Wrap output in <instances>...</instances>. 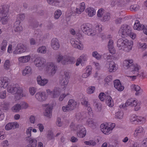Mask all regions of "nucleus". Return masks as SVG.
<instances>
[{
    "mask_svg": "<svg viewBox=\"0 0 147 147\" xmlns=\"http://www.w3.org/2000/svg\"><path fill=\"white\" fill-rule=\"evenodd\" d=\"M131 29L130 27L126 24L122 25L120 28L118 32L119 35L123 38H125L129 36L133 39L135 38L136 34L131 32Z\"/></svg>",
    "mask_w": 147,
    "mask_h": 147,
    "instance_id": "obj_1",
    "label": "nucleus"
},
{
    "mask_svg": "<svg viewBox=\"0 0 147 147\" xmlns=\"http://www.w3.org/2000/svg\"><path fill=\"white\" fill-rule=\"evenodd\" d=\"M7 89L9 92L15 94L16 100H19L23 96V91L18 84H16L13 86H9Z\"/></svg>",
    "mask_w": 147,
    "mask_h": 147,
    "instance_id": "obj_2",
    "label": "nucleus"
},
{
    "mask_svg": "<svg viewBox=\"0 0 147 147\" xmlns=\"http://www.w3.org/2000/svg\"><path fill=\"white\" fill-rule=\"evenodd\" d=\"M141 102L133 98L128 99L125 104L120 105L119 107L126 109V107L128 106L134 107L135 111H137L140 110L141 108Z\"/></svg>",
    "mask_w": 147,
    "mask_h": 147,
    "instance_id": "obj_3",
    "label": "nucleus"
},
{
    "mask_svg": "<svg viewBox=\"0 0 147 147\" xmlns=\"http://www.w3.org/2000/svg\"><path fill=\"white\" fill-rule=\"evenodd\" d=\"M133 42L127 39H119L117 42V45L120 49L128 51L131 49Z\"/></svg>",
    "mask_w": 147,
    "mask_h": 147,
    "instance_id": "obj_4",
    "label": "nucleus"
},
{
    "mask_svg": "<svg viewBox=\"0 0 147 147\" xmlns=\"http://www.w3.org/2000/svg\"><path fill=\"white\" fill-rule=\"evenodd\" d=\"M133 62V61L132 59L124 60L123 62V66L125 69H128L129 68L133 73L135 74V73H134V71L137 72L140 69V67L137 64L134 65Z\"/></svg>",
    "mask_w": 147,
    "mask_h": 147,
    "instance_id": "obj_5",
    "label": "nucleus"
},
{
    "mask_svg": "<svg viewBox=\"0 0 147 147\" xmlns=\"http://www.w3.org/2000/svg\"><path fill=\"white\" fill-rule=\"evenodd\" d=\"M74 61V58L67 55L63 56L59 54L57 56V62L58 63L60 62L63 65L71 64Z\"/></svg>",
    "mask_w": 147,
    "mask_h": 147,
    "instance_id": "obj_6",
    "label": "nucleus"
},
{
    "mask_svg": "<svg viewBox=\"0 0 147 147\" xmlns=\"http://www.w3.org/2000/svg\"><path fill=\"white\" fill-rule=\"evenodd\" d=\"M8 9L4 5L0 6V18L1 21L3 24L7 23L8 20L7 16Z\"/></svg>",
    "mask_w": 147,
    "mask_h": 147,
    "instance_id": "obj_7",
    "label": "nucleus"
},
{
    "mask_svg": "<svg viewBox=\"0 0 147 147\" xmlns=\"http://www.w3.org/2000/svg\"><path fill=\"white\" fill-rule=\"evenodd\" d=\"M46 69L48 75L50 76H53L56 72L57 67L54 63L48 62L47 64Z\"/></svg>",
    "mask_w": 147,
    "mask_h": 147,
    "instance_id": "obj_8",
    "label": "nucleus"
},
{
    "mask_svg": "<svg viewBox=\"0 0 147 147\" xmlns=\"http://www.w3.org/2000/svg\"><path fill=\"white\" fill-rule=\"evenodd\" d=\"M76 102L74 100L70 99L68 102L67 105L63 106L62 110L63 112H68L73 110L76 107Z\"/></svg>",
    "mask_w": 147,
    "mask_h": 147,
    "instance_id": "obj_9",
    "label": "nucleus"
},
{
    "mask_svg": "<svg viewBox=\"0 0 147 147\" xmlns=\"http://www.w3.org/2000/svg\"><path fill=\"white\" fill-rule=\"evenodd\" d=\"M46 92L48 95L51 96L52 98H55L58 97L60 94L61 90L59 88L56 87L52 91H51L49 89H47Z\"/></svg>",
    "mask_w": 147,
    "mask_h": 147,
    "instance_id": "obj_10",
    "label": "nucleus"
},
{
    "mask_svg": "<svg viewBox=\"0 0 147 147\" xmlns=\"http://www.w3.org/2000/svg\"><path fill=\"white\" fill-rule=\"evenodd\" d=\"M71 43L73 47L80 50H82L84 47L82 42L78 38H71L70 40Z\"/></svg>",
    "mask_w": 147,
    "mask_h": 147,
    "instance_id": "obj_11",
    "label": "nucleus"
},
{
    "mask_svg": "<svg viewBox=\"0 0 147 147\" xmlns=\"http://www.w3.org/2000/svg\"><path fill=\"white\" fill-rule=\"evenodd\" d=\"M27 51V47L26 46L22 43L18 44L15 50L13 51L14 54H21L26 52Z\"/></svg>",
    "mask_w": 147,
    "mask_h": 147,
    "instance_id": "obj_12",
    "label": "nucleus"
},
{
    "mask_svg": "<svg viewBox=\"0 0 147 147\" xmlns=\"http://www.w3.org/2000/svg\"><path fill=\"white\" fill-rule=\"evenodd\" d=\"M77 136L80 138H83L85 136L86 134V130L84 126L81 125H77Z\"/></svg>",
    "mask_w": 147,
    "mask_h": 147,
    "instance_id": "obj_13",
    "label": "nucleus"
},
{
    "mask_svg": "<svg viewBox=\"0 0 147 147\" xmlns=\"http://www.w3.org/2000/svg\"><path fill=\"white\" fill-rule=\"evenodd\" d=\"M81 29L83 32L88 35H91V32L92 31L91 26L89 23L84 24L81 26Z\"/></svg>",
    "mask_w": 147,
    "mask_h": 147,
    "instance_id": "obj_14",
    "label": "nucleus"
},
{
    "mask_svg": "<svg viewBox=\"0 0 147 147\" xmlns=\"http://www.w3.org/2000/svg\"><path fill=\"white\" fill-rule=\"evenodd\" d=\"M34 63L36 67H42L45 65L46 61L43 58L38 57L35 59Z\"/></svg>",
    "mask_w": 147,
    "mask_h": 147,
    "instance_id": "obj_15",
    "label": "nucleus"
},
{
    "mask_svg": "<svg viewBox=\"0 0 147 147\" xmlns=\"http://www.w3.org/2000/svg\"><path fill=\"white\" fill-rule=\"evenodd\" d=\"M36 99L41 102H42L46 100L47 96L45 92H39L36 93L35 95Z\"/></svg>",
    "mask_w": 147,
    "mask_h": 147,
    "instance_id": "obj_16",
    "label": "nucleus"
},
{
    "mask_svg": "<svg viewBox=\"0 0 147 147\" xmlns=\"http://www.w3.org/2000/svg\"><path fill=\"white\" fill-rule=\"evenodd\" d=\"M48 104H44L43 107H47L44 113L45 116L50 118L52 115V110L53 109L52 107L50 105L48 106Z\"/></svg>",
    "mask_w": 147,
    "mask_h": 147,
    "instance_id": "obj_17",
    "label": "nucleus"
},
{
    "mask_svg": "<svg viewBox=\"0 0 147 147\" xmlns=\"http://www.w3.org/2000/svg\"><path fill=\"white\" fill-rule=\"evenodd\" d=\"M105 66L109 69L110 72H114L116 70V64L113 61H107Z\"/></svg>",
    "mask_w": 147,
    "mask_h": 147,
    "instance_id": "obj_18",
    "label": "nucleus"
},
{
    "mask_svg": "<svg viewBox=\"0 0 147 147\" xmlns=\"http://www.w3.org/2000/svg\"><path fill=\"white\" fill-rule=\"evenodd\" d=\"M20 22L19 20H17L14 24L13 30L16 33H19L22 32L23 30V28L20 25Z\"/></svg>",
    "mask_w": 147,
    "mask_h": 147,
    "instance_id": "obj_19",
    "label": "nucleus"
},
{
    "mask_svg": "<svg viewBox=\"0 0 147 147\" xmlns=\"http://www.w3.org/2000/svg\"><path fill=\"white\" fill-rule=\"evenodd\" d=\"M19 127V125L17 122H11L5 125V128L6 130H9L18 128Z\"/></svg>",
    "mask_w": 147,
    "mask_h": 147,
    "instance_id": "obj_20",
    "label": "nucleus"
},
{
    "mask_svg": "<svg viewBox=\"0 0 147 147\" xmlns=\"http://www.w3.org/2000/svg\"><path fill=\"white\" fill-rule=\"evenodd\" d=\"M51 47L54 50H57L59 49L60 45L59 40L56 38H53L52 39L51 42Z\"/></svg>",
    "mask_w": 147,
    "mask_h": 147,
    "instance_id": "obj_21",
    "label": "nucleus"
},
{
    "mask_svg": "<svg viewBox=\"0 0 147 147\" xmlns=\"http://www.w3.org/2000/svg\"><path fill=\"white\" fill-rule=\"evenodd\" d=\"M114 85L115 88L119 91H121L124 89V86L121 85L119 80H116L114 81Z\"/></svg>",
    "mask_w": 147,
    "mask_h": 147,
    "instance_id": "obj_22",
    "label": "nucleus"
},
{
    "mask_svg": "<svg viewBox=\"0 0 147 147\" xmlns=\"http://www.w3.org/2000/svg\"><path fill=\"white\" fill-rule=\"evenodd\" d=\"M1 81L0 87L4 88H6L9 84V78L7 77H3L1 78Z\"/></svg>",
    "mask_w": 147,
    "mask_h": 147,
    "instance_id": "obj_23",
    "label": "nucleus"
},
{
    "mask_svg": "<svg viewBox=\"0 0 147 147\" xmlns=\"http://www.w3.org/2000/svg\"><path fill=\"white\" fill-rule=\"evenodd\" d=\"M100 127L101 131L105 134H108L111 132L107 124L106 125L102 124L100 125Z\"/></svg>",
    "mask_w": 147,
    "mask_h": 147,
    "instance_id": "obj_24",
    "label": "nucleus"
},
{
    "mask_svg": "<svg viewBox=\"0 0 147 147\" xmlns=\"http://www.w3.org/2000/svg\"><path fill=\"white\" fill-rule=\"evenodd\" d=\"M131 88L133 90H135L136 91L135 93L136 95H140L143 92V90L141 89L138 85H132L131 86Z\"/></svg>",
    "mask_w": 147,
    "mask_h": 147,
    "instance_id": "obj_25",
    "label": "nucleus"
},
{
    "mask_svg": "<svg viewBox=\"0 0 147 147\" xmlns=\"http://www.w3.org/2000/svg\"><path fill=\"white\" fill-rule=\"evenodd\" d=\"M37 81L38 84L41 86L45 85L48 82V80L45 78H42L41 77L39 76L37 78Z\"/></svg>",
    "mask_w": 147,
    "mask_h": 147,
    "instance_id": "obj_26",
    "label": "nucleus"
},
{
    "mask_svg": "<svg viewBox=\"0 0 147 147\" xmlns=\"http://www.w3.org/2000/svg\"><path fill=\"white\" fill-rule=\"evenodd\" d=\"M31 58L30 55L22 56L19 57L18 58V61L20 63H25L28 62Z\"/></svg>",
    "mask_w": 147,
    "mask_h": 147,
    "instance_id": "obj_27",
    "label": "nucleus"
},
{
    "mask_svg": "<svg viewBox=\"0 0 147 147\" xmlns=\"http://www.w3.org/2000/svg\"><path fill=\"white\" fill-rule=\"evenodd\" d=\"M144 129L141 126H139L135 130L134 136L135 137L140 136L143 134Z\"/></svg>",
    "mask_w": 147,
    "mask_h": 147,
    "instance_id": "obj_28",
    "label": "nucleus"
},
{
    "mask_svg": "<svg viewBox=\"0 0 147 147\" xmlns=\"http://www.w3.org/2000/svg\"><path fill=\"white\" fill-rule=\"evenodd\" d=\"M86 12L87 13L88 15L90 17H92L96 14V11L92 7H89L87 8L85 10Z\"/></svg>",
    "mask_w": 147,
    "mask_h": 147,
    "instance_id": "obj_29",
    "label": "nucleus"
},
{
    "mask_svg": "<svg viewBox=\"0 0 147 147\" xmlns=\"http://www.w3.org/2000/svg\"><path fill=\"white\" fill-rule=\"evenodd\" d=\"M29 144L26 146V147H36L37 145V140L34 138H30L28 139Z\"/></svg>",
    "mask_w": 147,
    "mask_h": 147,
    "instance_id": "obj_30",
    "label": "nucleus"
},
{
    "mask_svg": "<svg viewBox=\"0 0 147 147\" xmlns=\"http://www.w3.org/2000/svg\"><path fill=\"white\" fill-rule=\"evenodd\" d=\"M144 27V25L140 24L138 20H136L135 21L134 26V28L135 30H142L143 27Z\"/></svg>",
    "mask_w": 147,
    "mask_h": 147,
    "instance_id": "obj_31",
    "label": "nucleus"
},
{
    "mask_svg": "<svg viewBox=\"0 0 147 147\" xmlns=\"http://www.w3.org/2000/svg\"><path fill=\"white\" fill-rule=\"evenodd\" d=\"M106 102L107 105L110 107H112L114 105L113 101L110 96H107L106 100Z\"/></svg>",
    "mask_w": 147,
    "mask_h": 147,
    "instance_id": "obj_32",
    "label": "nucleus"
},
{
    "mask_svg": "<svg viewBox=\"0 0 147 147\" xmlns=\"http://www.w3.org/2000/svg\"><path fill=\"white\" fill-rule=\"evenodd\" d=\"M21 109L20 104H16L11 108L12 111L14 112H18Z\"/></svg>",
    "mask_w": 147,
    "mask_h": 147,
    "instance_id": "obj_33",
    "label": "nucleus"
},
{
    "mask_svg": "<svg viewBox=\"0 0 147 147\" xmlns=\"http://www.w3.org/2000/svg\"><path fill=\"white\" fill-rule=\"evenodd\" d=\"M10 102H4L1 104V106L3 110H7L10 107Z\"/></svg>",
    "mask_w": 147,
    "mask_h": 147,
    "instance_id": "obj_34",
    "label": "nucleus"
},
{
    "mask_svg": "<svg viewBox=\"0 0 147 147\" xmlns=\"http://www.w3.org/2000/svg\"><path fill=\"white\" fill-rule=\"evenodd\" d=\"M32 70L31 67L30 66H27L25 68L23 71L22 74L25 76L27 74L31 73Z\"/></svg>",
    "mask_w": 147,
    "mask_h": 147,
    "instance_id": "obj_35",
    "label": "nucleus"
},
{
    "mask_svg": "<svg viewBox=\"0 0 147 147\" xmlns=\"http://www.w3.org/2000/svg\"><path fill=\"white\" fill-rule=\"evenodd\" d=\"M37 38L39 41L38 43H41L45 39V37L44 35L42 34V32H40L37 35Z\"/></svg>",
    "mask_w": 147,
    "mask_h": 147,
    "instance_id": "obj_36",
    "label": "nucleus"
},
{
    "mask_svg": "<svg viewBox=\"0 0 147 147\" xmlns=\"http://www.w3.org/2000/svg\"><path fill=\"white\" fill-rule=\"evenodd\" d=\"M86 124L92 128H94L95 127V123L92 119H88L87 121Z\"/></svg>",
    "mask_w": 147,
    "mask_h": 147,
    "instance_id": "obj_37",
    "label": "nucleus"
},
{
    "mask_svg": "<svg viewBox=\"0 0 147 147\" xmlns=\"http://www.w3.org/2000/svg\"><path fill=\"white\" fill-rule=\"evenodd\" d=\"M37 51L39 53L45 54L47 52L46 48L45 46L40 47L38 49Z\"/></svg>",
    "mask_w": 147,
    "mask_h": 147,
    "instance_id": "obj_38",
    "label": "nucleus"
},
{
    "mask_svg": "<svg viewBox=\"0 0 147 147\" xmlns=\"http://www.w3.org/2000/svg\"><path fill=\"white\" fill-rule=\"evenodd\" d=\"M68 80L66 78H62L61 80V84L63 87H65L67 85L68 83Z\"/></svg>",
    "mask_w": 147,
    "mask_h": 147,
    "instance_id": "obj_39",
    "label": "nucleus"
},
{
    "mask_svg": "<svg viewBox=\"0 0 147 147\" xmlns=\"http://www.w3.org/2000/svg\"><path fill=\"white\" fill-rule=\"evenodd\" d=\"M110 18V14L109 13H105L100 20L103 21L108 20Z\"/></svg>",
    "mask_w": 147,
    "mask_h": 147,
    "instance_id": "obj_40",
    "label": "nucleus"
},
{
    "mask_svg": "<svg viewBox=\"0 0 147 147\" xmlns=\"http://www.w3.org/2000/svg\"><path fill=\"white\" fill-rule=\"evenodd\" d=\"M32 129V127H29L27 130L26 134L28 137L26 138V140L28 141V139L30 138V137L31 136V131Z\"/></svg>",
    "mask_w": 147,
    "mask_h": 147,
    "instance_id": "obj_41",
    "label": "nucleus"
},
{
    "mask_svg": "<svg viewBox=\"0 0 147 147\" xmlns=\"http://www.w3.org/2000/svg\"><path fill=\"white\" fill-rule=\"evenodd\" d=\"M92 56L97 59L98 60L101 58L102 55H100L96 51H94L92 53Z\"/></svg>",
    "mask_w": 147,
    "mask_h": 147,
    "instance_id": "obj_42",
    "label": "nucleus"
},
{
    "mask_svg": "<svg viewBox=\"0 0 147 147\" xmlns=\"http://www.w3.org/2000/svg\"><path fill=\"white\" fill-rule=\"evenodd\" d=\"M54 138L53 133L51 131H49L47 136V140L49 141L52 140H54Z\"/></svg>",
    "mask_w": 147,
    "mask_h": 147,
    "instance_id": "obj_43",
    "label": "nucleus"
},
{
    "mask_svg": "<svg viewBox=\"0 0 147 147\" xmlns=\"http://www.w3.org/2000/svg\"><path fill=\"white\" fill-rule=\"evenodd\" d=\"M7 44V42L6 40H3L1 47V49L2 51H3L5 49Z\"/></svg>",
    "mask_w": 147,
    "mask_h": 147,
    "instance_id": "obj_44",
    "label": "nucleus"
},
{
    "mask_svg": "<svg viewBox=\"0 0 147 147\" xmlns=\"http://www.w3.org/2000/svg\"><path fill=\"white\" fill-rule=\"evenodd\" d=\"M95 90V87L94 86L89 87L86 90V92L88 94L93 93Z\"/></svg>",
    "mask_w": 147,
    "mask_h": 147,
    "instance_id": "obj_45",
    "label": "nucleus"
},
{
    "mask_svg": "<svg viewBox=\"0 0 147 147\" xmlns=\"http://www.w3.org/2000/svg\"><path fill=\"white\" fill-rule=\"evenodd\" d=\"M61 15V10L58 9L54 13V17L55 19H58Z\"/></svg>",
    "mask_w": 147,
    "mask_h": 147,
    "instance_id": "obj_46",
    "label": "nucleus"
},
{
    "mask_svg": "<svg viewBox=\"0 0 147 147\" xmlns=\"http://www.w3.org/2000/svg\"><path fill=\"white\" fill-rule=\"evenodd\" d=\"M105 13L104 11V10L102 9H99L97 12V16L100 19L102 18Z\"/></svg>",
    "mask_w": 147,
    "mask_h": 147,
    "instance_id": "obj_47",
    "label": "nucleus"
},
{
    "mask_svg": "<svg viewBox=\"0 0 147 147\" xmlns=\"http://www.w3.org/2000/svg\"><path fill=\"white\" fill-rule=\"evenodd\" d=\"M140 8L139 6L135 4L131 5L130 7V9L131 11H136L138 10Z\"/></svg>",
    "mask_w": 147,
    "mask_h": 147,
    "instance_id": "obj_48",
    "label": "nucleus"
},
{
    "mask_svg": "<svg viewBox=\"0 0 147 147\" xmlns=\"http://www.w3.org/2000/svg\"><path fill=\"white\" fill-rule=\"evenodd\" d=\"M137 120L136 122L137 123H144L145 122V118L140 116H137Z\"/></svg>",
    "mask_w": 147,
    "mask_h": 147,
    "instance_id": "obj_49",
    "label": "nucleus"
},
{
    "mask_svg": "<svg viewBox=\"0 0 147 147\" xmlns=\"http://www.w3.org/2000/svg\"><path fill=\"white\" fill-rule=\"evenodd\" d=\"M10 61L8 60H6L5 62L4 67L6 70H8L10 67Z\"/></svg>",
    "mask_w": 147,
    "mask_h": 147,
    "instance_id": "obj_50",
    "label": "nucleus"
},
{
    "mask_svg": "<svg viewBox=\"0 0 147 147\" xmlns=\"http://www.w3.org/2000/svg\"><path fill=\"white\" fill-rule=\"evenodd\" d=\"M123 113L122 111H119L115 113V117L119 119H121L123 116Z\"/></svg>",
    "mask_w": 147,
    "mask_h": 147,
    "instance_id": "obj_51",
    "label": "nucleus"
},
{
    "mask_svg": "<svg viewBox=\"0 0 147 147\" xmlns=\"http://www.w3.org/2000/svg\"><path fill=\"white\" fill-rule=\"evenodd\" d=\"M21 109H26L28 107V104L25 102H22L20 104Z\"/></svg>",
    "mask_w": 147,
    "mask_h": 147,
    "instance_id": "obj_52",
    "label": "nucleus"
},
{
    "mask_svg": "<svg viewBox=\"0 0 147 147\" xmlns=\"http://www.w3.org/2000/svg\"><path fill=\"white\" fill-rule=\"evenodd\" d=\"M95 105V108L97 111H99L101 110V105L99 103H94Z\"/></svg>",
    "mask_w": 147,
    "mask_h": 147,
    "instance_id": "obj_53",
    "label": "nucleus"
},
{
    "mask_svg": "<svg viewBox=\"0 0 147 147\" xmlns=\"http://www.w3.org/2000/svg\"><path fill=\"white\" fill-rule=\"evenodd\" d=\"M137 119V116L135 115H133L131 117L130 120L131 122H133L132 123H135L136 124L137 123V122H136Z\"/></svg>",
    "mask_w": 147,
    "mask_h": 147,
    "instance_id": "obj_54",
    "label": "nucleus"
},
{
    "mask_svg": "<svg viewBox=\"0 0 147 147\" xmlns=\"http://www.w3.org/2000/svg\"><path fill=\"white\" fill-rule=\"evenodd\" d=\"M25 18V15L24 14H21L18 15L17 17V20L23 21L24 20Z\"/></svg>",
    "mask_w": 147,
    "mask_h": 147,
    "instance_id": "obj_55",
    "label": "nucleus"
},
{
    "mask_svg": "<svg viewBox=\"0 0 147 147\" xmlns=\"http://www.w3.org/2000/svg\"><path fill=\"white\" fill-rule=\"evenodd\" d=\"M138 47L139 48H141L142 50H145L147 48V45L146 43H139Z\"/></svg>",
    "mask_w": 147,
    "mask_h": 147,
    "instance_id": "obj_56",
    "label": "nucleus"
},
{
    "mask_svg": "<svg viewBox=\"0 0 147 147\" xmlns=\"http://www.w3.org/2000/svg\"><path fill=\"white\" fill-rule=\"evenodd\" d=\"M87 56L84 54L81 55L78 58L79 59H80V60L82 61V62H83L86 61L87 60Z\"/></svg>",
    "mask_w": 147,
    "mask_h": 147,
    "instance_id": "obj_57",
    "label": "nucleus"
},
{
    "mask_svg": "<svg viewBox=\"0 0 147 147\" xmlns=\"http://www.w3.org/2000/svg\"><path fill=\"white\" fill-rule=\"evenodd\" d=\"M29 92L30 94L33 96L36 92V89L33 87H31L29 88Z\"/></svg>",
    "mask_w": 147,
    "mask_h": 147,
    "instance_id": "obj_58",
    "label": "nucleus"
},
{
    "mask_svg": "<svg viewBox=\"0 0 147 147\" xmlns=\"http://www.w3.org/2000/svg\"><path fill=\"white\" fill-rule=\"evenodd\" d=\"M6 96V92L5 91L0 92V98L3 99Z\"/></svg>",
    "mask_w": 147,
    "mask_h": 147,
    "instance_id": "obj_59",
    "label": "nucleus"
},
{
    "mask_svg": "<svg viewBox=\"0 0 147 147\" xmlns=\"http://www.w3.org/2000/svg\"><path fill=\"white\" fill-rule=\"evenodd\" d=\"M112 80V77L111 76H109L107 77L105 79V82L108 84Z\"/></svg>",
    "mask_w": 147,
    "mask_h": 147,
    "instance_id": "obj_60",
    "label": "nucleus"
},
{
    "mask_svg": "<svg viewBox=\"0 0 147 147\" xmlns=\"http://www.w3.org/2000/svg\"><path fill=\"white\" fill-rule=\"evenodd\" d=\"M137 72L136 71H134V73H135V74H134L138 75V76H139L140 77H145L144 76V72H141L140 73V72H138V71Z\"/></svg>",
    "mask_w": 147,
    "mask_h": 147,
    "instance_id": "obj_61",
    "label": "nucleus"
},
{
    "mask_svg": "<svg viewBox=\"0 0 147 147\" xmlns=\"http://www.w3.org/2000/svg\"><path fill=\"white\" fill-rule=\"evenodd\" d=\"M96 29L98 30L99 32L101 31L102 29V25L100 24H96Z\"/></svg>",
    "mask_w": 147,
    "mask_h": 147,
    "instance_id": "obj_62",
    "label": "nucleus"
},
{
    "mask_svg": "<svg viewBox=\"0 0 147 147\" xmlns=\"http://www.w3.org/2000/svg\"><path fill=\"white\" fill-rule=\"evenodd\" d=\"M56 125L59 127H61L62 126V123L61 121V119L59 118H57L56 122Z\"/></svg>",
    "mask_w": 147,
    "mask_h": 147,
    "instance_id": "obj_63",
    "label": "nucleus"
},
{
    "mask_svg": "<svg viewBox=\"0 0 147 147\" xmlns=\"http://www.w3.org/2000/svg\"><path fill=\"white\" fill-rule=\"evenodd\" d=\"M92 68L91 66H88L86 68V73L89 74L90 75L91 73V70Z\"/></svg>",
    "mask_w": 147,
    "mask_h": 147,
    "instance_id": "obj_64",
    "label": "nucleus"
}]
</instances>
